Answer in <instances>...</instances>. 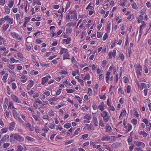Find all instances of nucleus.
I'll return each instance as SVG.
<instances>
[{"mask_svg":"<svg viewBox=\"0 0 151 151\" xmlns=\"http://www.w3.org/2000/svg\"><path fill=\"white\" fill-rule=\"evenodd\" d=\"M10 139L11 141H14L16 140L20 142H22L24 141L23 137L17 134H12L10 136Z\"/></svg>","mask_w":151,"mask_h":151,"instance_id":"nucleus-1","label":"nucleus"},{"mask_svg":"<svg viewBox=\"0 0 151 151\" xmlns=\"http://www.w3.org/2000/svg\"><path fill=\"white\" fill-rule=\"evenodd\" d=\"M101 115L102 117L103 118V120L105 122H108L110 116L108 112L106 111H104L101 113Z\"/></svg>","mask_w":151,"mask_h":151,"instance_id":"nucleus-2","label":"nucleus"},{"mask_svg":"<svg viewBox=\"0 0 151 151\" xmlns=\"http://www.w3.org/2000/svg\"><path fill=\"white\" fill-rule=\"evenodd\" d=\"M9 136L7 134L5 135L3 137L1 140L0 141V146H1L2 143L9 141Z\"/></svg>","mask_w":151,"mask_h":151,"instance_id":"nucleus-3","label":"nucleus"},{"mask_svg":"<svg viewBox=\"0 0 151 151\" xmlns=\"http://www.w3.org/2000/svg\"><path fill=\"white\" fill-rule=\"evenodd\" d=\"M10 34L13 38L16 39L21 40L22 39V37H20L19 35L15 32H12Z\"/></svg>","mask_w":151,"mask_h":151,"instance_id":"nucleus-4","label":"nucleus"},{"mask_svg":"<svg viewBox=\"0 0 151 151\" xmlns=\"http://www.w3.org/2000/svg\"><path fill=\"white\" fill-rule=\"evenodd\" d=\"M94 114L93 116L92 121L95 125L97 127L98 126L99 123L96 117V113Z\"/></svg>","mask_w":151,"mask_h":151,"instance_id":"nucleus-5","label":"nucleus"},{"mask_svg":"<svg viewBox=\"0 0 151 151\" xmlns=\"http://www.w3.org/2000/svg\"><path fill=\"white\" fill-rule=\"evenodd\" d=\"M12 99L14 102H15L17 103H21V101L19 100L18 98L15 95H12L11 96Z\"/></svg>","mask_w":151,"mask_h":151,"instance_id":"nucleus-6","label":"nucleus"},{"mask_svg":"<svg viewBox=\"0 0 151 151\" xmlns=\"http://www.w3.org/2000/svg\"><path fill=\"white\" fill-rule=\"evenodd\" d=\"M15 125V123L14 122H12L11 123L9 127V129L10 131L13 130Z\"/></svg>","mask_w":151,"mask_h":151,"instance_id":"nucleus-7","label":"nucleus"},{"mask_svg":"<svg viewBox=\"0 0 151 151\" xmlns=\"http://www.w3.org/2000/svg\"><path fill=\"white\" fill-rule=\"evenodd\" d=\"M77 13L76 11H73L72 14L70 15V18L71 19H77Z\"/></svg>","mask_w":151,"mask_h":151,"instance_id":"nucleus-8","label":"nucleus"},{"mask_svg":"<svg viewBox=\"0 0 151 151\" xmlns=\"http://www.w3.org/2000/svg\"><path fill=\"white\" fill-rule=\"evenodd\" d=\"M141 70V68L140 65L137 66L136 68V71L137 76L140 74V71Z\"/></svg>","mask_w":151,"mask_h":151,"instance_id":"nucleus-9","label":"nucleus"},{"mask_svg":"<svg viewBox=\"0 0 151 151\" xmlns=\"http://www.w3.org/2000/svg\"><path fill=\"white\" fill-rule=\"evenodd\" d=\"M26 127L30 131H32L34 129V128L32 126L31 124L29 123H27L26 124Z\"/></svg>","mask_w":151,"mask_h":151,"instance_id":"nucleus-10","label":"nucleus"},{"mask_svg":"<svg viewBox=\"0 0 151 151\" xmlns=\"http://www.w3.org/2000/svg\"><path fill=\"white\" fill-rule=\"evenodd\" d=\"M136 145L137 147L140 146L142 148L144 147L145 146V145L144 143L139 141H137L136 142Z\"/></svg>","mask_w":151,"mask_h":151,"instance_id":"nucleus-11","label":"nucleus"},{"mask_svg":"<svg viewBox=\"0 0 151 151\" xmlns=\"http://www.w3.org/2000/svg\"><path fill=\"white\" fill-rule=\"evenodd\" d=\"M110 139V137L107 135L103 136L101 138V140L103 141H108Z\"/></svg>","mask_w":151,"mask_h":151,"instance_id":"nucleus-12","label":"nucleus"},{"mask_svg":"<svg viewBox=\"0 0 151 151\" xmlns=\"http://www.w3.org/2000/svg\"><path fill=\"white\" fill-rule=\"evenodd\" d=\"M104 104L103 103H101L98 106V108L102 111L104 109Z\"/></svg>","mask_w":151,"mask_h":151,"instance_id":"nucleus-13","label":"nucleus"},{"mask_svg":"<svg viewBox=\"0 0 151 151\" xmlns=\"http://www.w3.org/2000/svg\"><path fill=\"white\" fill-rule=\"evenodd\" d=\"M112 129L111 127L108 124H107L106 126V132L109 133L112 131Z\"/></svg>","mask_w":151,"mask_h":151,"instance_id":"nucleus-14","label":"nucleus"},{"mask_svg":"<svg viewBox=\"0 0 151 151\" xmlns=\"http://www.w3.org/2000/svg\"><path fill=\"white\" fill-rule=\"evenodd\" d=\"M139 134L140 135L143 136L144 137H146L147 135V134L144 131H140L139 132Z\"/></svg>","mask_w":151,"mask_h":151,"instance_id":"nucleus-15","label":"nucleus"},{"mask_svg":"<svg viewBox=\"0 0 151 151\" xmlns=\"http://www.w3.org/2000/svg\"><path fill=\"white\" fill-rule=\"evenodd\" d=\"M24 19L25 20L24 23L23 25V27L24 28H25L26 27V24H27L28 22L29 21V18L28 17H25V18Z\"/></svg>","mask_w":151,"mask_h":151,"instance_id":"nucleus-16","label":"nucleus"},{"mask_svg":"<svg viewBox=\"0 0 151 151\" xmlns=\"http://www.w3.org/2000/svg\"><path fill=\"white\" fill-rule=\"evenodd\" d=\"M9 24H4L3 26V31L6 32L8 28L9 27Z\"/></svg>","mask_w":151,"mask_h":151,"instance_id":"nucleus-17","label":"nucleus"},{"mask_svg":"<svg viewBox=\"0 0 151 151\" xmlns=\"http://www.w3.org/2000/svg\"><path fill=\"white\" fill-rule=\"evenodd\" d=\"M111 24V22H108L107 25V28L106 29L107 32L108 33H109L110 32Z\"/></svg>","mask_w":151,"mask_h":151,"instance_id":"nucleus-18","label":"nucleus"},{"mask_svg":"<svg viewBox=\"0 0 151 151\" xmlns=\"http://www.w3.org/2000/svg\"><path fill=\"white\" fill-rule=\"evenodd\" d=\"M87 129L89 131L93 130L94 129V127L92 124H90Z\"/></svg>","mask_w":151,"mask_h":151,"instance_id":"nucleus-19","label":"nucleus"},{"mask_svg":"<svg viewBox=\"0 0 151 151\" xmlns=\"http://www.w3.org/2000/svg\"><path fill=\"white\" fill-rule=\"evenodd\" d=\"M67 52V50L65 48H62L60 50V54H62L63 53H66Z\"/></svg>","mask_w":151,"mask_h":151,"instance_id":"nucleus-20","label":"nucleus"},{"mask_svg":"<svg viewBox=\"0 0 151 151\" xmlns=\"http://www.w3.org/2000/svg\"><path fill=\"white\" fill-rule=\"evenodd\" d=\"M110 74V73L109 72H108L106 73V82L107 83H108L109 82V78Z\"/></svg>","mask_w":151,"mask_h":151,"instance_id":"nucleus-21","label":"nucleus"},{"mask_svg":"<svg viewBox=\"0 0 151 151\" xmlns=\"http://www.w3.org/2000/svg\"><path fill=\"white\" fill-rule=\"evenodd\" d=\"M73 13V11H70L69 12V13L67 14L66 16V19H70V15L72 14Z\"/></svg>","mask_w":151,"mask_h":151,"instance_id":"nucleus-22","label":"nucleus"},{"mask_svg":"<svg viewBox=\"0 0 151 151\" xmlns=\"http://www.w3.org/2000/svg\"><path fill=\"white\" fill-rule=\"evenodd\" d=\"M48 79H47L46 77H43L42 78V84L44 85L45 83L48 80Z\"/></svg>","mask_w":151,"mask_h":151,"instance_id":"nucleus-23","label":"nucleus"},{"mask_svg":"<svg viewBox=\"0 0 151 151\" xmlns=\"http://www.w3.org/2000/svg\"><path fill=\"white\" fill-rule=\"evenodd\" d=\"M65 59H70L69 55L68 53L64 54L63 55V59L65 60Z\"/></svg>","mask_w":151,"mask_h":151,"instance_id":"nucleus-24","label":"nucleus"},{"mask_svg":"<svg viewBox=\"0 0 151 151\" xmlns=\"http://www.w3.org/2000/svg\"><path fill=\"white\" fill-rule=\"evenodd\" d=\"M90 77L89 74H87L86 75V76L85 77H84L82 78L83 79L85 80H88L90 79Z\"/></svg>","mask_w":151,"mask_h":151,"instance_id":"nucleus-25","label":"nucleus"},{"mask_svg":"<svg viewBox=\"0 0 151 151\" xmlns=\"http://www.w3.org/2000/svg\"><path fill=\"white\" fill-rule=\"evenodd\" d=\"M140 85H141V88H140V90H142L143 88H146L147 87L146 85L144 83H141Z\"/></svg>","mask_w":151,"mask_h":151,"instance_id":"nucleus-26","label":"nucleus"},{"mask_svg":"<svg viewBox=\"0 0 151 151\" xmlns=\"http://www.w3.org/2000/svg\"><path fill=\"white\" fill-rule=\"evenodd\" d=\"M7 21V24H13L14 22V20L12 18H10Z\"/></svg>","mask_w":151,"mask_h":151,"instance_id":"nucleus-27","label":"nucleus"},{"mask_svg":"<svg viewBox=\"0 0 151 151\" xmlns=\"http://www.w3.org/2000/svg\"><path fill=\"white\" fill-rule=\"evenodd\" d=\"M71 126V124L70 123H66L64 125L65 128L67 129L69 128Z\"/></svg>","mask_w":151,"mask_h":151,"instance_id":"nucleus-28","label":"nucleus"},{"mask_svg":"<svg viewBox=\"0 0 151 151\" xmlns=\"http://www.w3.org/2000/svg\"><path fill=\"white\" fill-rule=\"evenodd\" d=\"M13 115L14 117L16 119V117H17V116L18 115V114L17 112L15 110H13Z\"/></svg>","mask_w":151,"mask_h":151,"instance_id":"nucleus-29","label":"nucleus"},{"mask_svg":"<svg viewBox=\"0 0 151 151\" xmlns=\"http://www.w3.org/2000/svg\"><path fill=\"white\" fill-rule=\"evenodd\" d=\"M18 149L17 151H22L23 149V147L20 145H18L17 146Z\"/></svg>","mask_w":151,"mask_h":151,"instance_id":"nucleus-30","label":"nucleus"},{"mask_svg":"<svg viewBox=\"0 0 151 151\" xmlns=\"http://www.w3.org/2000/svg\"><path fill=\"white\" fill-rule=\"evenodd\" d=\"M84 119H87L88 120H90L91 119V117L88 114H86L84 117Z\"/></svg>","mask_w":151,"mask_h":151,"instance_id":"nucleus-31","label":"nucleus"},{"mask_svg":"<svg viewBox=\"0 0 151 151\" xmlns=\"http://www.w3.org/2000/svg\"><path fill=\"white\" fill-rule=\"evenodd\" d=\"M26 139L28 140L29 141H31V142H32V141H33L34 139L30 137H29V136H27L26 137Z\"/></svg>","mask_w":151,"mask_h":151,"instance_id":"nucleus-32","label":"nucleus"},{"mask_svg":"<svg viewBox=\"0 0 151 151\" xmlns=\"http://www.w3.org/2000/svg\"><path fill=\"white\" fill-rule=\"evenodd\" d=\"M80 128H77V129L76 130H75L74 133V134L72 136V137H73L76 135H77L78 134V132L80 131Z\"/></svg>","mask_w":151,"mask_h":151,"instance_id":"nucleus-33","label":"nucleus"},{"mask_svg":"<svg viewBox=\"0 0 151 151\" xmlns=\"http://www.w3.org/2000/svg\"><path fill=\"white\" fill-rule=\"evenodd\" d=\"M134 17V15L133 14H132L130 15L128 17L127 19L128 20L131 21L132 20Z\"/></svg>","mask_w":151,"mask_h":151,"instance_id":"nucleus-34","label":"nucleus"},{"mask_svg":"<svg viewBox=\"0 0 151 151\" xmlns=\"http://www.w3.org/2000/svg\"><path fill=\"white\" fill-rule=\"evenodd\" d=\"M119 57L122 61L124 60V57L122 53H121L119 54Z\"/></svg>","mask_w":151,"mask_h":151,"instance_id":"nucleus-35","label":"nucleus"},{"mask_svg":"<svg viewBox=\"0 0 151 151\" xmlns=\"http://www.w3.org/2000/svg\"><path fill=\"white\" fill-rule=\"evenodd\" d=\"M66 91L68 93H73L75 90L71 89H66Z\"/></svg>","mask_w":151,"mask_h":151,"instance_id":"nucleus-36","label":"nucleus"},{"mask_svg":"<svg viewBox=\"0 0 151 151\" xmlns=\"http://www.w3.org/2000/svg\"><path fill=\"white\" fill-rule=\"evenodd\" d=\"M8 105V103L6 101H5L4 104V105H3V108L4 109V111H5Z\"/></svg>","mask_w":151,"mask_h":151,"instance_id":"nucleus-37","label":"nucleus"},{"mask_svg":"<svg viewBox=\"0 0 151 151\" xmlns=\"http://www.w3.org/2000/svg\"><path fill=\"white\" fill-rule=\"evenodd\" d=\"M7 130V128H4L1 129V132L2 133H6Z\"/></svg>","mask_w":151,"mask_h":151,"instance_id":"nucleus-38","label":"nucleus"},{"mask_svg":"<svg viewBox=\"0 0 151 151\" xmlns=\"http://www.w3.org/2000/svg\"><path fill=\"white\" fill-rule=\"evenodd\" d=\"M5 12L7 14H9L10 12V9L6 7L5 9Z\"/></svg>","mask_w":151,"mask_h":151,"instance_id":"nucleus-39","label":"nucleus"},{"mask_svg":"<svg viewBox=\"0 0 151 151\" xmlns=\"http://www.w3.org/2000/svg\"><path fill=\"white\" fill-rule=\"evenodd\" d=\"M132 122L134 125H136L137 124V121L136 119H133L132 120Z\"/></svg>","mask_w":151,"mask_h":151,"instance_id":"nucleus-40","label":"nucleus"},{"mask_svg":"<svg viewBox=\"0 0 151 151\" xmlns=\"http://www.w3.org/2000/svg\"><path fill=\"white\" fill-rule=\"evenodd\" d=\"M132 129V127L130 124H128V127L127 132H129Z\"/></svg>","mask_w":151,"mask_h":151,"instance_id":"nucleus-41","label":"nucleus"},{"mask_svg":"<svg viewBox=\"0 0 151 151\" xmlns=\"http://www.w3.org/2000/svg\"><path fill=\"white\" fill-rule=\"evenodd\" d=\"M15 59H14L13 58H11L9 60V63H14L15 62Z\"/></svg>","mask_w":151,"mask_h":151,"instance_id":"nucleus-42","label":"nucleus"},{"mask_svg":"<svg viewBox=\"0 0 151 151\" xmlns=\"http://www.w3.org/2000/svg\"><path fill=\"white\" fill-rule=\"evenodd\" d=\"M30 82V83L28 85V86L32 87L34 85L33 82L32 81V80H29Z\"/></svg>","mask_w":151,"mask_h":151,"instance_id":"nucleus-43","label":"nucleus"},{"mask_svg":"<svg viewBox=\"0 0 151 151\" xmlns=\"http://www.w3.org/2000/svg\"><path fill=\"white\" fill-rule=\"evenodd\" d=\"M35 102L36 103H38L40 104H42V101H40L39 99H37L35 100Z\"/></svg>","mask_w":151,"mask_h":151,"instance_id":"nucleus-44","label":"nucleus"},{"mask_svg":"<svg viewBox=\"0 0 151 151\" xmlns=\"http://www.w3.org/2000/svg\"><path fill=\"white\" fill-rule=\"evenodd\" d=\"M72 31V29L69 28L66 29V32L67 33L70 34Z\"/></svg>","mask_w":151,"mask_h":151,"instance_id":"nucleus-45","label":"nucleus"},{"mask_svg":"<svg viewBox=\"0 0 151 151\" xmlns=\"http://www.w3.org/2000/svg\"><path fill=\"white\" fill-rule=\"evenodd\" d=\"M8 67L11 70H13L14 68V65H12L9 64L8 65Z\"/></svg>","mask_w":151,"mask_h":151,"instance_id":"nucleus-46","label":"nucleus"},{"mask_svg":"<svg viewBox=\"0 0 151 151\" xmlns=\"http://www.w3.org/2000/svg\"><path fill=\"white\" fill-rule=\"evenodd\" d=\"M9 145L10 144L9 143H4L3 145V146L4 148H6L8 147Z\"/></svg>","mask_w":151,"mask_h":151,"instance_id":"nucleus-47","label":"nucleus"},{"mask_svg":"<svg viewBox=\"0 0 151 151\" xmlns=\"http://www.w3.org/2000/svg\"><path fill=\"white\" fill-rule=\"evenodd\" d=\"M130 90H131L130 86H127V92L128 93H129L131 91Z\"/></svg>","mask_w":151,"mask_h":151,"instance_id":"nucleus-48","label":"nucleus"},{"mask_svg":"<svg viewBox=\"0 0 151 151\" xmlns=\"http://www.w3.org/2000/svg\"><path fill=\"white\" fill-rule=\"evenodd\" d=\"M72 140H70V141H67L65 142L64 144L65 145H67L71 143L72 142Z\"/></svg>","mask_w":151,"mask_h":151,"instance_id":"nucleus-49","label":"nucleus"},{"mask_svg":"<svg viewBox=\"0 0 151 151\" xmlns=\"http://www.w3.org/2000/svg\"><path fill=\"white\" fill-rule=\"evenodd\" d=\"M32 117L35 119V120L37 121L38 120V118L37 116L36 115H32Z\"/></svg>","mask_w":151,"mask_h":151,"instance_id":"nucleus-50","label":"nucleus"},{"mask_svg":"<svg viewBox=\"0 0 151 151\" xmlns=\"http://www.w3.org/2000/svg\"><path fill=\"white\" fill-rule=\"evenodd\" d=\"M135 82L136 84H137V85L138 87L139 88H141V85H140L139 83V82L138 81L137 79H136L135 80Z\"/></svg>","mask_w":151,"mask_h":151,"instance_id":"nucleus-51","label":"nucleus"},{"mask_svg":"<svg viewBox=\"0 0 151 151\" xmlns=\"http://www.w3.org/2000/svg\"><path fill=\"white\" fill-rule=\"evenodd\" d=\"M99 125L102 127L104 126L103 122L102 120H100L99 123Z\"/></svg>","mask_w":151,"mask_h":151,"instance_id":"nucleus-52","label":"nucleus"},{"mask_svg":"<svg viewBox=\"0 0 151 151\" xmlns=\"http://www.w3.org/2000/svg\"><path fill=\"white\" fill-rule=\"evenodd\" d=\"M6 88L7 89V93L8 94L10 95L11 94V92L10 91V89L9 87L8 86H7Z\"/></svg>","mask_w":151,"mask_h":151,"instance_id":"nucleus-53","label":"nucleus"},{"mask_svg":"<svg viewBox=\"0 0 151 151\" xmlns=\"http://www.w3.org/2000/svg\"><path fill=\"white\" fill-rule=\"evenodd\" d=\"M1 59L2 61L5 62H7L9 60V59H7L6 58L4 57L2 58Z\"/></svg>","mask_w":151,"mask_h":151,"instance_id":"nucleus-54","label":"nucleus"},{"mask_svg":"<svg viewBox=\"0 0 151 151\" xmlns=\"http://www.w3.org/2000/svg\"><path fill=\"white\" fill-rule=\"evenodd\" d=\"M62 89H60L59 90H58L56 92V95L58 96L61 93V91Z\"/></svg>","mask_w":151,"mask_h":151,"instance_id":"nucleus-55","label":"nucleus"},{"mask_svg":"<svg viewBox=\"0 0 151 151\" xmlns=\"http://www.w3.org/2000/svg\"><path fill=\"white\" fill-rule=\"evenodd\" d=\"M93 8V6H92L91 5V4H89L86 7V9H92Z\"/></svg>","mask_w":151,"mask_h":151,"instance_id":"nucleus-56","label":"nucleus"},{"mask_svg":"<svg viewBox=\"0 0 151 151\" xmlns=\"http://www.w3.org/2000/svg\"><path fill=\"white\" fill-rule=\"evenodd\" d=\"M14 1H12L9 3L8 6L10 8H12L14 4Z\"/></svg>","mask_w":151,"mask_h":151,"instance_id":"nucleus-57","label":"nucleus"},{"mask_svg":"<svg viewBox=\"0 0 151 151\" xmlns=\"http://www.w3.org/2000/svg\"><path fill=\"white\" fill-rule=\"evenodd\" d=\"M5 4V0H0V4L3 6Z\"/></svg>","mask_w":151,"mask_h":151,"instance_id":"nucleus-58","label":"nucleus"},{"mask_svg":"<svg viewBox=\"0 0 151 151\" xmlns=\"http://www.w3.org/2000/svg\"><path fill=\"white\" fill-rule=\"evenodd\" d=\"M59 73L61 74H67L68 72L65 70H62L61 72H59Z\"/></svg>","mask_w":151,"mask_h":151,"instance_id":"nucleus-59","label":"nucleus"},{"mask_svg":"<svg viewBox=\"0 0 151 151\" xmlns=\"http://www.w3.org/2000/svg\"><path fill=\"white\" fill-rule=\"evenodd\" d=\"M71 38L70 37H68L67 39H66V44H69L70 42V41H71Z\"/></svg>","mask_w":151,"mask_h":151,"instance_id":"nucleus-60","label":"nucleus"},{"mask_svg":"<svg viewBox=\"0 0 151 151\" xmlns=\"http://www.w3.org/2000/svg\"><path fill=\"white\" fill-rule=\"evenodd\" d=\"M82 138L83 139H85L87 138L88 136V134H84L82 135Z\"/></svg>","mask_w":151,"mask_h":151,"instance_id":"nucleus-61","label":"nucleus"},{"mask_svg":"<svg viewBox=\"0 0 151 151\" xmlns=\"http://www.w3.org/2000/svg\"><path fill=\"white\" fill-rule=\"evenodd\" d=\"M108 37V35L106 33L105 34L103 37V40H106L107 38Z\"/></svg>","mask_w":151,"mask_h":151,"instance_id":"nucleus-62","label":"nucleus"},{"mask_svg":"<svg viewBox=\"0 0 151 151\" xmlns=\"http://www.w3.org/2000/svg\"><path fill=\"white\" fill-rule=\"evenodd\" d=\"M49 127L51 129H54L55 127V126L53 124H50Z\"/></svg>","mask_w":151,"mask_h":151,"instance_id":"nucleus-63","label":"nucleus"},{"mask_svg":"<svg viewBox=\"0 0 151 151\" xmlns=\"http://www.w3.org/2000/svg\"><path fill=\"white\" fill-rule=\"evenodd\" d=\"M99 78L100 80H101L104 77V76L103 74H100L99 75Z\"/></svg>","mask_w":151,"mask_h":151,"instance_id":"nucleus-64","label":"nucleus"}]
</instances>
